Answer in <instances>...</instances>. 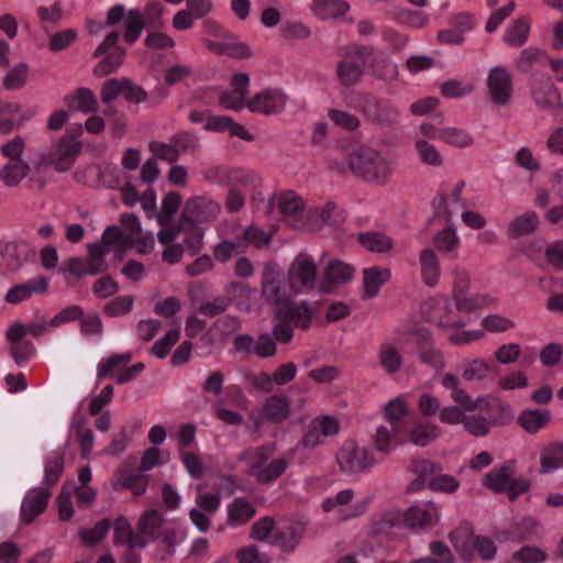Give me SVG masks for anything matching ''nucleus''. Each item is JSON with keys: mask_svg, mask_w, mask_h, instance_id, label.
Here are the masks:
<instances>
[{"mask_svg": "<svg viewBox=\"0 0 563 563\" xmlns=\"http://www.w3.org/2000/svg\"><path fill=\"white\" fill-rule=\"evenodd\" d=\"M409 413V397L401 394L388 400L382 408L384 422L408 432L407 416Z\"/></svg>", "mask_w": 563, "mask_h": 563, "instance_id": "31", "label": "nucleus"}, {"mask_svg": "<svg viewBox=\"0 0 563 563\" xmlns=\"http://www.w3.org/2000/svg\"><path fill=\"white\" fill-rule=\"evenodd\" d=\"M435 471L437 466L430 462H424L421 466L424 481L428 482V486L432 490L453 494L459 489L460 483L455 477L448 474H437Z\"/></svg>", "mask_w": 563, "mask_h": 563, "instance_id": "36", "label": "nucleus"}, {"mask_svg": "<svg viewBox=\"0 0 563 563\" xmlns=\"http://www.w3.org/2000/svg\"><path fill=\"white\" fill-rule=\"evenodd\" d=\"M119 33L111 32L106 36L102 43L96 48L95 57H104L96 65L95 75L102 77L115 71L123 63L125 51L117 46L119 41Z\"/></svg>", "mask_w": 563, "mask_h": 563, "instance_id": "17", "label": "nucleus"}, {"mask_svg": "<svg viewBox=\"0 0 563 563\" xmlns=\"http://www.w3.org/2000/svg\"><path fill=\"white\" fill-rule=\"evenodd\" d=\"M390 278V271L387 268L369 267L363 272L364 291L367 297L378 294L380 287Z\"/></svg>", "mask_w": 563, "mask_h": 563, "instance_id": "51", "label": "nucleus"}, {"mask_svg": "<svg viewBox=\"0 0 563 563\" xmlns=\"http://www.w3.org/2000/svg\"><path fill=\"white\" fill-rule=\"evenodd\" d=\"M346 163L355 176L377 186L388 184L397 167L395 156L367 145L350 151Z\"/></svg>", "mask_w": 563, "mask_h": 563, "instance_id": "3", "label": "nucleus"}, {"mask_svg": "<svg viewBox=\"0 0 563 563\" xmlns=\"http://www.w3.org/2000/svg\"><path fill=\"white\" fill-rule=\"evenodd\" d=\"M349 9V3L342 0H313L311 4L312 13L321 20L342 16Z\"/></svg>", "mask_w": 563, "mask_h": 563, "instance_id": "46", "label": "nucleus"}, {"mask_svg": "<svg viewBox=\"0 0 563 563\" xmlns=\"http://www.w3.org/2000/svg\"><path fill=\"white\" fill-rule=\"evenodd\" d=\"M415 151L421 164L441 168L444 165V156L441 151L431 142L423 137L415 140Z\"/></svg>", "mask_w": 563, "mask_h": 563, "instance_id": "43", "label": "nucleus"}, {"mask_svg": "<svg viewBox=\"0 0 563 563\" xmlns=\"http://www.w3.org/2000/svg\"><path fill=\"white\" fill-rule=\"evenodd\" d=\"M460 244L461 239L455 228L451 225L438 231L433 236V245L441 253L454 254Z\"/></svg>", "mask_w": 563, "mask_h": 563, "instance_id": "53", "label": "nucleus"}, {"mask_svg": "<svg viewBox=\"0 0 563 563\" xmlns=\"http://www.w3.org/2000/svg\"><path fill=\"white\" fill-rule=\"evenodd\" d=\"M356 109L378 124H394L399 119V112L394 106L373 95L361 96Z\"/></svg>", "mask_w": 563, "mask_h": 563, "instance_id": "20", "label": "nucleus"}, {"mask_svg": "<svg viewBox=\"0 0 563 563\" xmlns=\"http://www.w3.org/2000/svg\"><path fill=\"white\" fill-rule=\"evenodd\" d=\"M64 470V451L55 450L51 452L46 459L45 470H44V487L54 486Z\"/></svg>", "mask_w": 563, "mask_h": 563, "instance_id": "56", "label": "nucleus"}, {"mask_svg": "<svg viewBox=\"0 0 563 563\" xmlns=\"http://www.w3.org/2000/svg\"><path fill=\"white\" fill-rule=\"evenodd\" d=\"M439 383L442 388L449 393L451 400L460 406L477 408L478 404L486 399V397L483 396L477 397V399H473L468 391L463 387L461 378L452 372L442 373L439 377Z\"/></svg>", "mask_w": 563, "mask_h": 563, "instance_id": "25", "label": "nucleus"}, {"mask_svg": "<svg viewBox=\"0 0 563 563\" xmlns=\"http://www.w3.org/2000/svg\"><path fill=\"white\" fill-rule=\"evenodd\" d=\"M82 419L80 417L74 418L70 430L76 432L77 442L80 446V455L82 459H88L92 445L95 442V435L92 431L88 428L82 427Z\"/></svg>", "mask_w": 563, "mask_h": 563, "instance_id": "62", "label": "nucleus"}, {"mask_svg": "<svg viewBox=\"0 0 563 563\" xmlns=\"http://www.w3.org/2000/svg\"><path fill=\"white\" fill-rule=\"evenodd\" d=\"M68 107L85 113L97 110V99L93 92L87 88L78 89L74 95L65 98Z\"/></svg>", "mask_w": 563, "mask_h": 563, "instance_id": "58", "label": "nucleus"}, {"mask_svg": "<svg viewBox=\"0 0 563 563\" xmlns=\"http://www.w3.org/2000/svg\"><path fill=\"white\" fill-rule=\"evenodd\" d=\"M221 213V205L208 196L189 198L181 211L180 221L188 227L208 228Z\"/></svg>", "mask_w": 563, "mask_h": 563, "instance_id": "8", "label": "nucleus"}, {"mask_svg": "<svg viewBox=\"0 0 563 563\" xmlns=\"http://www.w3.org/2000/svg\"><path fill=\"white\" fill-rule=\"evenodd\" d=\"M361 245L373 253H388L394 247L393 240L379 232H365L358 235Z\"/></svg>", "mask_w": 563, "mask_h": 563, "instance_id": "54", "label": "nucleus"}, {"mask_svg": "<svg viewBox=\"0 0 563 563\" xmlns=\"http://www.w3.org/2000/svg\"><path fill=\"white\" fill-rule=\"evenodd\" d=\"M48 279L45 277H36L27 280L24 284L18 285L5 295V300L12 305H16L21 301L29 299L35 294H43L47 290Z\"/></svg>", "mask_w": 563, "mask_h": 563, "instance_id": "38", "label": "nucleus"}, {"mask_svg": "<svg viewBox=\"0 0 563 563\" xmlns=\"http://www.w3.org/2000/svg\"><path fill=\"white\" fill-rule=\"evenodd\" d=\"M374 54L372 46H354L350 48L338 63L335 73L341 85H356L363 76V67Z\"/></svg>", "mask_w": 563, "mask_h": 563, "instance_id": "10", "label": "nucleus"}, {"mask_svg": "<svg viewBox=\"0 0 563 563\" xmlns=\"http://www.w3.org/2000/svg\"><path fill=\"white\" fill-rule=\"evenodd\" d=\"M137 536L150 541L162 540L167 547L174 544V532L165 527L163 515L155 510L148 509L143 512L136 525Z\"/></svg>", "mask_w": 563, "mask_h": 563, "instance_id": "18", "label": "nucleus"}, {"mask_svg": "<svg viewBox=\"0 0 563 563\" xmlns=\"http://www.w3.org/2000/svg\"><path fill=\"white\" fill-rule=\"evenodd\" d=\"M255 515V505L245 497H235L227 505V525L231 528L245 526Z\"/></svg>", "mask_w": 563, "mask_h": 563, "instance_id": "32", "label": "nucleus"}, {"mask_svg": "<svg viewBox=\"0 0 563 563\" xmlns=\"http://www.w3.org/2000/svg\"><path fill=\"white\" fill-rule=\"evenodd\" d=\"M268 208L273 212L277 210L283 219L292 228L306 229V214L303 201L295 191H283L269 199Z\"/></svg>", "mask_w": 563, "mask_h": 563, "instance_id": "12", "label": "nucleus"}, {"mask_svg": "<svg viewBox=\"0 0 563 563\" xmlns=\"http://www.w3.org/2000/svg\"><path fill=\"white\" fill-rule=\"evenodd\" d=\"M438 140L455 148H467L474 144L471 132L457 126H443L438 132Z\"/></svg>", "mask_w": 563, "mask_h": 563, "instance_id": "44", "label": "nucleus"}, {"mask_svg": "<svg viewBox=\"0 0 563 563\" xmlns=\"http://www.w3.org/2000/svg\"><path fill=\"white\" fill-rule=\"evenodd\" d=\"M547 57L548 55L544 49L530 46L520 52L515 60V66L518 71L528 73L532 67L547 59Z\"/></svg>", "mask_w": 563, "mask_h": 563, "instance_id": "59", "label": "nucleus"}, {"mask_svg": "<svg viewBox=\"0 0 563 563\" xmlns=\"http://www.w3.org/2000/svg\"><path fill=\"white\" fill-rule=\"evenodd\" d=\"M90 257L85 258L87 275H97L106 269L103 256L109 253V250L103 244H90L88 246Z\"/></svg>", "mask_w": 563, "mask_h": 563, "instance_id": "64", "label": "nucleus"}, {"mask_svg": "<svg viewBox=\"0 0 563 563\" xmlns=\"http://www.w3.org/2000/svg\"><path fill=\"white\" fill-rule=\"evenodd\" d=\"M440 428L435 423L421 422L408 430L407 442L418 446H426L440 437Z\"/></svg>", "mask_w": 563, "mask_h": 563, "instance_id": "49", "label": "nucleus"}, {"mask_svg": "<svg viewBox=\"0 0 563 563\" xmlns=\"http://www.w3.org/2000/svg\"><path fill=\"white\" fill-rule=\"evenodd\" d=\"M275 446L272 444L252 448L240 455V460L249 463V474L261 483L278 478L288 467L284 457L272 459Z\"/></svg>", "mask_w": 563, "mask_h": 563, "instance_id": "4", "label": "nucleus"}, {"mask_svg": "<svg viewBox=\"0 0 563 563\" xmlns=\"http://www.w3.org/2000/svg\"><path fill=\"white\" fill-rule=\"evenodd\" d=\"M317 276V266L313 258L308 254L300 253L289 265L287 272L288 286L295 294L310 292L316 287Z\"/></svg>", "mask_w": 563, "mask_h": 563, "instance_id": "11", "label": "nucleus"}, {"mask_svg": "<svg viewBox=\"0 0 563 563\" xmlns=\"http://www.w3.org/2000/svg\"><path fill=\"white\" fill-rule=\"evenodd\" d=\"M377 362L387 375H395L401 369L404 357L397 339L385 340L380 343L377 350Z\"/></svg>", "mask_w": 563, "mask_h": 563, "instance_id": "29", "label": "nucleus"}, {"mask_svg": "<svg viewBox=\"0 0 563 563\" xmlns=\"http://www.w3.org/2000/svg\"><path fill=\"white\" fill-rule=\"evenodd\" d=\"M340 432L339 420L330 415H320L309 421L303 430V434L298 442L307 449H314L324 443L329 437H334Z\"/></svg>", "mask_w": 563, "mask_h": 563, "instance_id": "15", "label": "nucleus"}, {"mask_svg": "<svg viewBox=\"0 0 563 563\" xmlns=\"http://www.w3.org/2000/svg\"><path fill=\"white\" fill-rule=\"evenodd\" d=\"M420 275L428 287H435L441 278V265L439 256L431 247H424L419 254Z\"/></svg>", "mask_w": 563, "mask_h": 563, "instance_id": "34", "label": "nucleus"}, {"mask_svg": "<svg viewBox=\"0 0 563 563\" xmlns=\"http://www.w3.org/2000/svg\"><path fill=\"white\" fill-rule=\"evenodd\" d=\"M450 540L456 551L465 560H471L477 554L484 561L494 559L497 547L495 541L486 536H474L467 525H461L450 533Z\"/></svg>", "mask_w": 563, "mask_h": 563, "instance_id": "7", "label": "nucleus"}, {"mask_svg": "<svg viewBox=\"0 0 563 563\" xmlns=\"http://www.w3.org/2000/svg\"><path fill=\"white\" fill-rule=\"evenodd\" d=\"M461 301L462 299L438 296L424 300L420 308L422 317L445 332L453 345H466L482 340L485 335V331L481 329L464 330L475 318Z\"/></svg>", "mask_w": 563, "mask_h": 563, "instance_id": "1", "label": "nucleus"}, {"mask_svg": "<svg viewBox=\"0 0 563 563\" xmlns=\"http://www.w3.org/2000/svg\"><path fill=\"white\" fill-rule=\"evenodd\" d=\"M365 65H367L371 75L379 80L393 81L398 76L397 64L384 52L376 51L375 48L374 54Z\"/></svg>", "mask_w": 563, "mask_h": 563, "instance_id": "35", "label": "nucleus"}, {"mask_svg": "<svg viewBox=\"0 0 563 563\" xmlns=\"http://www.w3.org/2000/svg\"><path fill=\"white\" fill-rule=\"evenodd\" d=\"M530 22L526 18H520L510 23L504 33V42L512 47L522 46L529 38Z\"/></svg>", "mask_w": 563, "mask_h": 563, "instance_id": "48", "label": "nucleus"}, {"mask_svg": "<svg viewBox=\"0 0 563 563\" xmlns=\"http://www.w3.org/2000/svg\"><path fill=\"white\" fill-rule=\"evenodd\" d=\"M397 339L413 336L419 362L434 372H441L446 366L444 352L435 346L432 333L424 328H413L402 323L395 329Z\"/></svg>", "mask_w": 563, "mask_h": 563, "instance_id": "5", "label": "nucleus"}, {"mask_svg": "<svg viewBox=\"0 0 563 563\" xmlns=\"http://www.w3.org/2000/svg\"><path fill=\"white\" fill-rule=\"evenodd\" d=\"M145 25L142 12L130 10L124 19V40L129 44H133L140 37Z\"/></svg>", "mask_w": 563, "mask_h": 563, "instance_id": "63", "label": "nucleus"}, {"mask_svg": "<svg viewBox=\"0 0 563 563\" xmlns=\"http://www.w3.org/2000/svg\"><path fill=\"white\" fill-rule=\"evenodd\" d=\"M250 78L246 74H236L232 77V89L225 91L220 97V103L223 108L230 110H240L246 107L245 101Z\"/></svg>", "mask_w": 563, "mask_h": 563, "instance_id": "33", "label": "nucleus"}, {"mask_svg": "<svg viewBox=\"0 0 563 563\" xmlns=\"http://www.w3.org/2000/svg\"><path fill=\"white\" fill-rule=\"evenodd\" d=\"M289 399L284 395H273L267 398L263 407L253 415V419L257 424L263 420L280 422L289 416Z\"/></svg>", "mask_w": 563, "mask_h": 563, "instance_id": "30", "label": "nucleus"}, {"mask_svg": "<svg viewBox=\"0 0 563 563\" xmlns=\"http://www.w3.org/2000/svg\"><path fill=\"white\" fill-rule=\"evenodd\" d=\"M179 229H165L158 232V240L162 244H169L163 252V260L166 263L175 264L178 263L184 253V246L179 244H173L179 234Z\"/></svg>", "mask_w": 563, "mask_h": 563, "instance_id": "50", "label": "nucleus"}, {"mask_svg": "<svg viewBox=\"0 0 563 563\" xmlns=\"http://www.w3.org/2000/svg\"><path fill=\"white\" fill-rule=\"evenodd\" d=\"M523 253L540 266L563 272V240L550 242L544 247L541 240H533L525 246Z\"/></svg>", "mask_w": 563, "mask_h": 563, "instance_id": "16", "label": "nucleus"}, {"mask_svg": "<svg viewBox=\"0 0 563 563\" xmlns=\"http://www.w3.org/2000/svg\"><path fill=\"white\" fill-rule=\"evenodd\" d=\"M476 25V16L470 11L450 13L448 16V27L438 32L437 41L445 45H462L465 42L466 35Z\"/></svg>", "mask_w": 563, "mask_h": 563, "instance_id": "14", "label": "nucleus"}, {"mask_svg": "<svg viewBox=\"0 0 563 563\" xmlns=\"http://www.w3.org/2000/svg\"><path fill=\"white\" fill-rule=\"evenodd\" d=\"M563 468V444L554 443L541 452L540 473L547 474Z\"/></svg>", "mask_w": 563, "mask_h": 563, "instance_id": "55", "label": "nucleus"}, {"mask_svg": "<svg viewBox=\"0 0 563 563\" xmlns=\"http://www.w3.org/2000/svg\"><path fill=\"white\" fill-rule=\"evenodd\" d=\"M81 144L69 137H62L55 148L44 158L57 172L68 170L80 153Z\"/></svg>", "mask_w": 563, "mask_h": 563, "instance_id": "24", "label": "nucleus"}, {"mask_svg": "<svg viewBox=\"0 0 563 563\" xmlns=\"http://www.w3.org/2000/svg\"><path fill=\"white\" fill-rule=\"evenodd\" d=\"M440 517L441 508L432 500L416 504L402 515L405 525L411 529L432 527L439 522Z\"/></svg>", "mask_w": 563, "mask_h": 563, "instance_id": "23", "label": "nucleus"}, {"mask_svg": "<svg viewBox=\"0 0 563 563\" xmlns=\"http://www.w3.org/2000/svg\"><path fill=\"white\" fill-rule=\"evenodd\" d=\"M336 462L344 473L368 471L377 464L375 456L355 440H346L336 453Z\"/></svg>", "mask_w": 563, "mask_h": 563, "instance_id": "13", "label": "nucleus"}, {"mask_svg": "<svg viewBox=\"0 0 563 563\" xmlns=\"http://www.w3.org/2000/svg\"><path fill=\"white\" fill-rule=\"evenodd\" d=\"M148 478L142 474H125L113 482L114 490L130 489L135 496H141L147 488Z\"/></svg>", "mask_w": 563, "mask_h": 563, "instance_id": "61", "label": "nucleus"}, {"mask_svg": "<svg viewBox=\"0 0 563 563\" xmlns=\"http://www.w3.org/2000/svg\"><path fill=\"white\" fill-rule=\"evenodd\" d=\"M493 368L494 366L488 361L476 357L463 363L461 375L468 383L482 382L490 376Z\"/></svg>", "mask_w": 563, "mask_h": 563, "instance_id": "45", "label": "nucleus"}, {"mask_svg": "<svg viewBox=\"0 0 563 563\" xmlns=\"http://www.w3.org/2000/svg\"><path fill=\"white\" fill-rule=\"evenodd\" d=\"M531 95L539 108L559 109L562 106L560 90L547 76L533 80Z\"/></svg>", "mask_w": 563, "mask_h": 563, "instance_id": "27", "label": "nucleus"}, {"mask_svg": "<svg viewBox=\"0 0 563 563\" xmlns=\"http://www.w3.org/2000/svg\"><path fill=\"white\" fill-rule=\"evenodd\" d=\"M368 503V498L354 499L353 489H343L323 499L321 508L336 520H349L364 515Z\"/></svg>", "mask_w": 563, "mask_h": 563, "instance_id": "9", "label": "nucleus"}, {"mask_svg": "<svg viewBox=\"0 0 563 563\" xmlns=\"http://www.w3.org/2000/svg\"><path fill=\"white\" fill-rule=\"evenodd\" d=\"M113 532L115 543L123 544L129 550L143 549L147 545V540L137 536V530L133 531L130 521L124 516L115 519Z\"/></svg>", "mask_w": 563, "mask_h": 563, "instance_id": "37", "label": "nucleus"}, {"mask_svg": "<svg viewBox=\"0 0 563 563\" xmlns=\"http://www.w3.org/2000/svg\"><path fill=\"white\" fill-rule=\"evenodd\" d=\"M49 497L51 490L48 487L42 486L30 489L21 505V520L24 523H31L45 510Z\"/></svg>", "mask_w": 563, "mask_h": 563, "instance_id": "28", "label": "nucleus"}, {"mask_svg": "<svg viewBox=\"0 0 563 563\" xmlns=\"http://www.w3.org/2000/svg\"><path fill=\"white\" fill-rule=\"evenodd\" d=\"M551 421L549 409H527L518 417L519 426L528 433H537L544 429Z\"/></svg>", "mask_w": 563, "mask_h": 563, "instance_id": "42", "label": "nucleus"}, {"mask_svg": "<svg viewBox=\"0 0 563 563\" xmlns=\"http://www.w3.org/2000/svg\"><path fill=\"white\" fill-rule=\"evenodd\" d=\"M303 527L299 523H282L277 526L273 544L284 551H292L303 536Z\"/></svg>", "mask_w": 563, "mask_h": 563, "instance_id": "40", "label": "nucleus"}, {"mask_svg": "<svg viewBox=\"0 0 563 563\" xmlns=\"http://www.w3.org/2000/svg\"><path fill=\"white\" fill-rule=\"evenodd\" d=\"M287 103V97L282 90L266 89L255 95L246 103L252 112L262 114H274L282 111Z\"/></svg>", "mask_w": 563, "mask_h": 563, "instance_id": "26", "label": "nucleus"}, {"mask_svg": "<svg viewBox=\"0 0 563 563\" xmlns=\"http://www.w3.org/2000/svg\"><path fill=\"white\" fill-rule=\"evenodd\" d=\"M26 141L21 135H15L0 147L5 163L0 169V179L7 187L18 186L31 172L30 164L23 158Z\"/></svg>", "mask_w": 563, "mask_h": 563, "instance_id": "6", "label": "nucleus"}, {"mask_svg": "<svg viewBox=\"0 0 563 563\" xmlns=\"http://www.w3.org/2000/svg\"><path fill=\"white\" fill-rule=\"evenodd\" d=\"M335 210L336 206L333 202H327L322 208L314 207L307 210L305 230H318L322 225L330 223L335 214Z\"/></svg>", "mask_w": 563, "mask_h": 563, "instance_id": "52", "label": "nucleus"}, {"mask_svg": "<svg viewBox=\"0 0 563 563\" xmlns=\"http://www.w3.org/2000/svg\"><path fill=\"white\" fill-rule=\"evenodd\" d=\"M209 48L235 58H244L251 55V51L245 43L238 42L233 37L228 36L223 42H210Z\"/></svg>", "mask_w": 563, "mask_h": 563, "instance_id": "57", "label": "nucleus"}, {"mask_svg": "<svg viewBox=\"0 0 563 563\" xmlns=\"http://www.w3.org/2000/svg\"><path fill=\"white\" fill-rule=\"evenodd\" d=\"M463 430L468 434L477 438H483L489 434L494 427V420L483 413H468L466 412L463 421Z\"/></svg>", "mask_w": 563, "mask_h": 563, "instance_id": "47", "label": "nucleus"}, {"mask_svg": "<svg viewBox=\"0 0 563 563\" xmlns=\"http://www.w3.org/2000/svg\"><path fill=\"white\" fill-rule=\"evenodd\" d=\"M486 87L489 100L498 106L508 104L514 95V84L510 73L503 66L489 69L486 78Z\"/></svg>", "mask_w": 563, "mask_h": 563, "instance_id": "19", "label": "nucleus"}, {"mask_svg": "<svg viewBox=\"0 0 563 563\" xmlns=\"http://www.w3.org/2000/svg\"><path fill=\"white\" fill-rule=\"evenodd\" d=\"M26 334L27 330L20 321L13 322L5 332L10 354L19 366L26 364L36 353L33 343L25 340Z\"/></svg>", "mask_w": 563, "mask_h": 563, "instance_id": "21", "label": "nucleus"}, {"mask_svg": "<svg viewBox=\"0 0 563 563\" xmlns=\"http://www.w3.org/2000/svg\"><path fill=\"white\" fill-rule=\"evenodd\" d=\"M407 431L384 422L375 428L371 440L377 453L388 455L399 445L407 443Z\"/></svg>", "mask_w": 563, "mask_h": 563, "instance_id": "22", "label": "nucleus"}, {"mask_svg": "<svg viewBox=\"0 0 563 563\" xmlns=\"http://www.w3.org/2000/svg\"><path fill=\"white\" fill-rule=\"evenodd\" d=\"M511 471L509 466H500L492 470L483 477V485L494 492L504 493L509 485Z\"/></svg>", "mask_w": 563, "mask_h": 563, "instance_id": "60", "label": "nucleus"}, {"mask_svg": "<svg viewBox=\"0 0 563 563\" xmlns=\"http://www.w3.org/2000/svg\"><path fill=\"white\" fill-rule=\"evenodd\" d=\"M354 268L340 260H331L324 268L323 291H331L332 286L341 285L353 278Z\"/></svg>", "mask_w": 563, "mask_h": 563, "instance_id": "39", "label": "nucleus"}, {"mask_svg": "<svg viewBox=\"0 0 563 563\" xmlns=\"http://www.w3.org/2000/svg\"><path fill=\"white\" fill-rule=\"evenodd\" d=\"M262 298L274 306L276 318L291 319L296 328L307 330L310 327L312 310L307 301L294 302L284 286V275L274 263L264 267L261 287Z\"/></svg>", "mask_w": 563, "mask_h": 563, "instance_id": "2", "label": "nucleus"}, {"mask_svg": "<svg viewBox=\"0 0 563 563\" xmlns=\"http://www.w3.org/2000/svg\"><path fill=\"white\" fill-rule=\"evenodd\" d=\"M540 224L539 216L534 211H527L515 217L507 225V235L519 239L533 234Z\"/></svg>", "mask_w": 563, "mask_h": 563, "instance_id": "41", "label": "nucleus"}]
</instances>
